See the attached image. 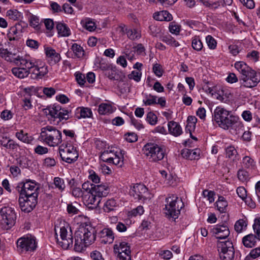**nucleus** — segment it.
<instances>
[{
	"instance_id": "nucleus-43",
	"label": "nucleus",
	"mask_w": 260,
	"mask_h": 260,
	"mask_svg": "<svg viewBox=\"0 0 260 260\" xmlns=\"http://www.w3.org/2000/svg\"><path fill=\"white\" fill-rule=\"evenodd\" d=\"M247 225V222L243 219L237 221L235 224L234 228L237 233H241L245 230Z\"/></svg>"
},
{
	"instance_id": "nucleus-2",
	"label": "nucleus",
	"mask_w": 260,
	"mask_h": 260,
	"mask_svg": "<svg viewBox=\"0 0 260 260\" xmlns=\"http://www.w3.org/2000/svg\"><path fill=\"white\" fill-rule=\"evenodd\" d=\"M96 233L95 228L90 224L80 228L75 234V250L81 251L84 248L92 244L96 239Z\"/></svg>"
},
{
	"instance_id": "nucleus-21",
	"label": "nucleus",
	"mask_w": 260,
	"mask_h": 260,
	"mask_svg": "<svg viewBox=\"0 0 260 260\" xmlns=\"http://www.w3.org/2000/svg\"><path fill=\"white\" fill-rule=\"evenodd\" d=\"M101 242L104 244H111L114 239V234L111 229L105 228L99 233Z\"/></svg>"
},
{
	"instance_id": "nucleus-60",
	"label": "nucleus",
	"mask_w": 260,
	"mask_h": 260,
	"mask_svg": "<svg viewBox=\"0 0 260 260\" xmlns=\"http://www.w3.org/2000/svg\"><path fill=\"white\" fill-rule=\"evenodd\" d=\"M125 139L128 142L132 143L136 142L137 139V136L135 133H128L125 135Z\"/></svg>"
},
{
	"instance_id": "nucleus-7",
	"label": "nucleus",
	"mask_w": 260,
	"mask_h": 260,
	"mask_svg": "<svg viewBox=\"0 0 260 260\" xmlns=\"http://www.w3.org/2000/svg\"><path fill=\"white\" fill-rule=\"evenodd\" d=\"M143 153L150 161H157L163 159L165 153L163 149L154 143H147L143 148Z\"/></svg>"
},
{
	"instance_id": "nucleus-10",
	"label": "nucleus",
	"mask_w": 260,
	"mask_h": 260,
	"mask_svg": "<svg viewBox=\"0 0 260 260\" xmlns=\"http://www.w3.org/2000/svg\"><path fill=\"white\" fill-rule=\"evenodd\" d=\"M217 249L221 260H233L235 251L233 243L230 241L218 242Z\"/></svg>"
},
{
	"instance_id": "nucleus-63",
	"label": "nucleus",
	"mask_w": 260,
	"mask_h": 260,
	"mask_svg": "<svg viewBox=\"0 0 260 260\" xmlns=\"http://www.w3.org/2000/svg\"><path fill=\"white\" fill-rule=\"evenodd\" d=\"M153 71L155 75L159 77L162 75V70L159 64L156 63L153 66Z\"/></svg>"
},
{
	"instance_id": "nucleus-20",
	"label": "nucleus",
	"mask_w": 260,
	"mask_h": 260,
	"mask_svg": "<svg viewBox=\"0 0 260 260\" xmlns=\"http://www.w3.org/2000/svg\"><path fill=\"white\" fill-rule=\"evenodd\" d=\"M255 234H250L242 238V243L246 247H254L256 245L257 241H260V233Z\"/></svg>"
},
{
	"instance_id": "nucleus-56",
	"label": "nucleus",
	"mask_w": 260,
	"mask_h": 260,
	"mask_svg": "<svg viewBox=\"0 0 260 260\" xmlns=\"http://www.w3.org/2000/svg\"><path fill=\"white\" fill-rule=\"evenodd\" d=\"M35 152L39 155H43L48 153V149L46 147L41 145H38L35 148Z\"/></svg>"
},
{
	"instance_id": "nucleus-14",
	"label": "nucleus",
	"mask_w": 260,
	"mask_h": 260,
	"mask_svg": "<svg viewBox=\"0 0 260 260\" xmlns=\"http://www.w3.org/2000/svg\"><path fill=\"white\" fill-rule=\"evenodd\" d=\"M129 194L134 199L145 201L150 198L148 188L143 184H136L129 190Z\"/></svg>"
},
{
	"instance_id": "nucleus-36",
	"label": "nucleus",
	"mask_w": 260,
	"mask_h": 260,
	"mask_svg": "<svg viewBox=\"0 0 260 260\" xmlns=\"http://www.w3.org/2000/svg\"><path fill=\"white\" fill-rule=\"evenodd\" d=\"M199 1L204 6L213 10H215L221 6V3L220 1H217L214 2L210 1L209 0H199Z\"/></svg>"
},
{
	"instance_id": "nucleus-33",
	"label": "nucleus",
	"mask_w": 260,
	"mask_h": 260,
	"mask_svg": "<svg viewBox=\"0 0 260 260\" xmlns=\"http://www.w3.org/2000/svg\"><path fill=\"white\" fill-rule=\"evenodd\" d=\"M117 207V203L116 201L113 199H111L108 200L105 203L103 208L105 212L108 213L114 210Z\"/></svg>"
},
{
	"instance_id": "nucleus-62",
	"label": "nucleus",
	"mask_w": 260,
	"mask_h": 260,
	"mask_svg": "<svg viewBox=\"0 0 260 260\" xmlns=\"http://www.w3.org/2000/svg\"><path fill=\"white\" fill-rule=\"evenodd\" d=\"M237 193L238 196L244 200L247 197L246 190L244 187H239L237 189Z\"/></svg>"
},
{
	"instance_id": "nucleus-26",
	"label": "nucleus",
	"mask_w": 260,
	"mask_h": 260,
	"mask_svg": "<svg viewBox=\"0 0 260 260\" xmlns=\"http://www.w3.org/2000/svg\"><path fill=\"white\" fill-rule=\"evenodd\" d=\"M241 165L243 168L249 171L255 170L256 168V162L249 156H245L243 157Z\"/></svg>"
},
{
	"instance_id": "nucleus-59",
	"label": "nucleus",
	"mask_w": 260,
	"mask_h": 260,
	"mask_svg": "<svg viewBox=\"0 0 260 260\" xmlns=\"http://www.w3.org/2000/svg\"><path fill=\"white\" fill-rule=\"evenodd\" d=\"M56 161L51 157H47L44 159V165L47 167H52L56 165Z\"/></svg>"
},
{
	"instance_id": "nucleus-19",
	"label": "nucleus",
	"mask_w": 260,
	"mask_h": 260,
	"mask_svg": "<svg viewBox=\"0 0 260 260\" xmlns=\"http://www.w3.org/2000/svg\"><path fill=\"white\" fill-rule=\"evenodd\" d=\"M211 233L217 239H223L226 238L230 235L228 227L225 225H216L211 230Z\"/></svg>"
},
{
	"instance_id": "nucleus-24",
	"label": "nucleus",
	"mask_w": 260,
	"mask_h": 260,
	"mask_svg": "<svg viewBox=\"0 0 260 260\" xmlns=\"http://www.w3.org/2000/svg\"><path fill=\"white\" fill-rule=\"evenodd\" d=\"M92 115V111L89 108L78 107L74 111V117L77 119L90 118Z\"/></svg>"
},
{
	"instance_id": "nucleus-22",
	"label": "nucleus",
	"mask_w": 260,
	"mask_h": 260,
	"mask_svg": "<svg viewBox=\"0 0 260 260\" xmlns=\"http://www.w3.org/2000/svg\"><path fill=\"white\" fill-rule=\"evenodd\" d=\"M45 52L50 64H55L61 59L60 55L51 47H45Z\"/></svg>"
},
{
	"instance_id": "nucleus-51",
	"label": "nucleus",
	"mask_w": 260,
	"mask_h": 260,
	"mask_svg": "<svg viewBox=\"0 0 260 260\" xmlns=\"http://www.w3.org/2000/svg\"><path fill=\"white\" fill-rule=\"evenodd\" d=\"M29 22L30 26H32L37 30L40 29L39 18L38 17L34 15L31 16Z\"/></svg>"
},
{
	"instance_id": "nucleus-23",
	"label": "nucleus",
	"mask_w": 260,
	"mask_h": 260,
	"mask_svg": "<svg viewBox=\"0 0 260 260\" xmlns=\"http://www.w3.org/2000/svg\"><path fill=\"white\" fill-rule=\"evenodd\" d=\"M92 193L98 196L99 198L106 197L110 192V188L107 184L94 185L90 189Z\"/></svg>"
},
{
	"instance_id": "nucleus-45",
	"label": "nucleus",
	"mask_w": 260,
	"mask_h": 260,
	"mask_svg": "<svg viewBox=\"0 0 260 260\" xmlns=\"http://www.w3.org/2000/svg\"><path fill=\"white\" fill-rule=\"evenodd\" d=\"M191 46L192 48L197 51H201L203 47L202 42L199 37L197 36L192 38Z\"/></svg>"
},
{
	"instance_id": "nucleus-52",
	"label": "nucleus",
	"mask_w": 260,
	"mask_h": 260,
	"mask_svg": "<svg viewBox=\"0 0 260 260\" xmlns=\"http://www.w3.org/2000/svg\"><path fill=\"white\" fill-rule=\"evenodd\" d=\"M203 196L207 198L209 203H211L214 201L215 192L211 190H205L203 191Z\"/></svg>"
},
{
	"instance_id": "nucleus-30",
	"label": "nucleus",
	"mask_w": 260,
	"mask_h": 260,
	"mask_svg": "<svg viewBox=\"0 0 260 260\" xmlns=\"http://www.w3.org/2000/svg\"><path fill=\"white\" fill-rule=\"evenodd\" d=\"M116 108L111 104L102 103L99 106L98 112L101 115H106L112 113Z\"/></svg>"
},
{
	"instance_id": "nucleus-42",
	"label": "nucleus",
	"mask_w": 260,
	"mask_h": 260,
	"mask_svg": "<svg viewBox=\"0 0 260 260\" xmlns=\"http://www.w3.org/2000/svg\"><path fill=\"white\" fill-rule=\"evenodd\" d=\"M23 26L20 23H16L10 29L9 35H15L16 37L19 36L22 32Z\"/></svg>"
},
{
	"instance_id": "nucleus-1",
	"label": "nucleus",
	"mask_w": 260,
	"mask_h": 260,
	"mask_svg": "<svg viewBox=\"0 0 260 260\" xmlns=\"http://www.w3.org/2000/svg\"><path fill=\"white\" fill-rule=\"evenodd\" d=\"M213 118L219 126L224 129H234L237 134L243 129V125L239 118L221 107L214 110Z\"/></svg>"
},
{
	"instance_id": "nucleus-39",
	"label": "nucleus",
	"mask_w": 260,
	"mask_h": 260,
	"mask_svg": "<svg viewBox=\"0 0 260 260\" xmlns=\"http://www.w3.org/2000/svg\"><path fill=\"white\" fill-rule=\"evenodd\" d=\"M116 153L114 152V150L111 149L110 150H106L104 151L101 153L100 155V158L103 161L107 162L110 163L112 160V158H110L109 159H106L105 158H108V157H114Z\"/></svg>"
},
{
	"instance_id": "nucleus-47",
	"label": "nucleus",
	"mask_w": 260,
	"mask_h": 260,
	"mask_svg": "<svg viewBox=\"0 0 260 260\" xmlns=\"http://www.w3.org/2000/svg\"><path fill=\"white\" fill-rule=\"evenodd\" d=\"M127 37L131 40L138 39L141 37L140 32L136 29H129L126 31Z\"/></svg>"
},
{
	"instance_id": "nucleus-48",
	"label": "nucleus",
	"mask_w": 260,
	"mask_h": 260,
	"mask_svg": "<svg viewBox=\"0 0 260 260\" xmlns=\"http://www.w3.org/2000/svg\"><path fill=\"white\" fill-rule=\"evenodd\" d=\"M146 120L151 125H155L157 122V117L156 115L152 112H149L147 113Z\"/></svg>"
},
{
	"instance_id": "nucleus-9",
	"label": "nucleus",
	"mask_w": 260,
	"mask_h": 260,
	"mask_svg": "<svg viewBox=\"0 0 260 260\" xmlns=\"http://www.w3.org/2000/svg\"><path fill=\"white\" fill-rule=\"evenodd\" d=\"M58 151L61 159L68 164L75 162L78 158L76 148L71 144H62L59 146Z\"/></svg>"
},
{
	"instance_id": "nucleus-31",
	"label": "nucleus",
	"mask_w": 260,
	"mask_h": 260,
	"mask_svg": "<svg viewBox=\"0 0 260 260\" xmlns=\"http://www.w3.org/2000/svg\"><path fill=\"white\" fill-rule=\"evenodd\" d=\"M56 28L58 35L61 37H69L71 35L70 28L64 23H58Z\"/></svg>"
},
{
	"instance_id": "nucleus-40",
	"label": "nucleus",
	"mask_w": 260,
	"mask_h": 260,
	"mask_svg": "<svg viewBox=\"0 0 260 260\" xmlns=\"http://www.w3.org/2000/svg\"><path fill=\"white\" fill-rule=\"evenodd\" d=\"M53 184L55 186V188L60 192L64 191L66 188L64 181L60 177H56L54 178Z\"/></svg>"
},
{
	"instance_id": "nucleus-32",
	"label": "nucleus",
	"mask_w": 260,
	"mask_h": 260,
	"mask_svg": "<svg viewBox=\"0 0 260 260\" xmlns=\"http://www.w3.org/2000/svg\"><path fill=\"white\" fill-rule=\"evenodd\" d=\"M237 177L239 181L243 183L248 182L250 179V175L247 169L241 168L237 172Z\"/></svg>"
},
{
	"instance_id": "nucleus-25",
	"label": "nucleus",
	"mask_w": 260,
	"mask_h": 260,
	"mask_svg": "<svg viewBox=\"0 0 260 260\" xmlns=\"http://www.w3.org/2000/svg\"><path fill=\"white\" fill-rule=\"evenodd\" d=\"M168 127L169 133L175 137L179 136L182 133L181 127L176 122L174 121L169 122Z\"/></svg>"
},
{
	"instance_id": "nucleus-17",
	"label": "nucleus",
	"mask_w": 260,
	"mask_h": 260,
	"mask_svg": "<svg viewBox=\"0 0 260 260\" xmlns=\"http://www.w3.org/2000/svg\"><path fill=\"white\" fill-rule=\"evenodd\" d=\"M47 113L48 111L49 114L52 117L58 118L60 121L62 120H67L72 116L71 110H69L64 108H61L59 106H55L50 109H46L45 110Z\"/></svg>"
},
{
	"instance_id": "nucleus-64",
	"label": "nucleus",
	"mask_w": 260,
	"mask_h": 260,
	"mask_svg": "<svg viewBox=\"0 0 260 260\" xmlns=\"http://www.w3.org/2000/svg\"><path fill=\"white\" fill-rule=\"evenodd\" d=\"M90 256L92 260H104L101 252L96 250L92 251Z\"/></svg>"
},
{
	"instance_id": "nucleus-18",
	"label": "nucleus",
	"mask_w": 260,
	"mask_h": 260,
	"mask_svg": "<svg viewBox=\"0 0 260 260\" xmlns=\"http://www.w3.org/2000/svg\"><path fill=\"white\" fill-rule=\"evenodd\" d=\"M24 59V56H17L14 59L13 62L19 67L13 68L12 69L13 74L20 79H23L27 77L29 74V70L24 66L21 64L20 59Z\"/></svg>"
},
{
	"instance_id": "nucleus-29",
	"label": "nucleus",
	"mask_w": 260,
	"mask_h": 260,
	"mask_svg": "<svg viewBox=\"0 0 260 260\" xmlns=\"http://www.w3.org/2000/svg\"><path fill=\"white\" fill-rule=\"evenodd\" d=\"M213 96L217 100L223 103H225L228 101L226 94L224 93V90L221 86H215Z\"/></svg>"
},
{
	"instance_id": "nucleus-44",
	"label": "nucleus",
	"mask_w": 260,
	"mask_h": 260,
	"mask_svg": "<svg viewBox=\"0 0 260 260\" xmlns=\"http://www.w3.org/2000/svg\"><path fill=\"white\" fill-rule=\"evenodd\" d=\"M157 97L151 94H145L143 102L145 106H150L156 104Z\"/></svg>"
},
{
	"instance_id": "nucleus-8",
	"label": "nucleus",
	"mask_w": 260,
	"mask_h": 260,
	"mask_svg": "<svg viewBox=\"0 0 260 260\" xmlns=\"http://www.w3.org/2000/svg\"><path fill=\"white\" fill-rule=\"evenodd\" d=\"M16 214L13 209L4 207L0 211V222L6 230L11 229L15 224Z\"/></svg>"
},
{
	"instance_id": "nucleus-41",
	"label": "nucleus",
	"mask_w": 260,
	"mask_h": 260,
	"mask_svg": "<svg viewBox=\"0 0 260 260\" xmlns=\"http://www.w3.org/2000/svg\"><path fill=\"white\" fill-rule=\"evenodd\" d=\"M161 40L173 47H177L180 46L179 43L170 35L162 36Z\"/></svg>"
},
{
	"instance_id": "nucleus-53",
	"label": "nucleus",
	"mask_w": 260,
	"mask_h": 260,
	"mask_svg": "<svg viewBox=\"0 0 260 260\" xmlns=\"http://www.w3.org/2000/svg\"><path fill=\"white\" fill-rule=\"evenodd\" d=\"M169 30L172 34H178L180 30V26L175 22H172L169 25Z\"/></svg>"
},
{
	"instance_id": "nucleus-6",
	"label": "nucleus",
	"mask_w": 260,
	"mask_h": 260,
	"mask_svg": "<svg viewBox=\"0 0 260 260\" xmlns=\"http://www.w3.org/2000/svg\"><path fill=\"white\" fill-rule=\"evenodd\" d=\"M20 61L21 64L29 70L32 79H41L48 73L47 66L39 67L36 60L29 55L24 56V59H20Z\"/></svg>"
},
{
	"instance_id": "nucleus-54",
	"label": "nucleus",
	"mask_w": 260,
	"mask_h": 260,
	"mask_svg": "<svg viewBox=\"0 0 260 260\" xmlns=\"http://www.w3.org/2000/svg\"><path fill=\"white\" fill-rule=\"evenodd\" d=\"M142 74L139 71H133L128 75V78L133 79L136 82H139L141 80Z\"/></svg>"
},
{
	"instance_id": "nucleus-37",
	"label": "nucleus",
	"mask_w": 260,
	"mask_h": 260,
	"mask_svg": "<svg viewBox=\"0 0 260 260\" xmlns=\"http://www.w3.org/2000/svg\"><path fill=\"white\" fill-rule=\"evenodd\" d=\"M71 49L77 58H82L84 55V50L83 47L77 43H74L72 45Z\"/></svg>"
},
{
	"instance_id": "nucleus-28",
	"label": "nucleus",
	"mask_w": 260,
	"mask_h": 260,
	"mask_svg": "<svg viewBox=\"0 0 260 260\" xmlns=\"http://www.w3.org/2000/svg\"><path fill=\"white\" fill-rule=\"evenodd\" d=\"M86 202L88 207L89 209H93L97 207L101 202V200L98 196L92 193V191H91Z\"/></svg>"
},
{
	"instance_id": "nucleus-46",
	"label": "nucleus",
	"mask_w": 260,
	"mask_h": 260,
	"mask_svg": "<svg viewBox=\"0 0 260 260\" xmlns=\"http://www.w3.org/2000/svg\"><path fill=\"white\" fill-rule=\"evenodd\" d=\"M7 16L13 20H17L21 17V13L17 10H9L7 12Z\"/></svg>"
},
{
	"instance_id": "nucleus-34",
	"label": "nucleus",
	"mask_w": 260,
	"mask_h": 260,
	"mask_svg": "<svg viewBox=\"0 0 260 260\" xmlns=\"http://www.w3.org/2000/svg\"><path fill=\"white\" fill-rule=\"evenodd\" d=\"M217 210L221 213L225 212L228 206V202L222 196H219L216 202Z\"/></svg>"
},
{
	"instance_id": "nucleus-35",
	"label": "nucleus",
	"mask_w": 260,
	"mask_h": 260,
	"mask_svg": "<svg viewBox=\"0 0 260 260\" xmlns=\"http://www.w3.org/2000/svg\"><path fill=\"white\" fill-rule=\"evenodd\" d=\"M14 56L15 54L9 51L8 49L0 48V57L4 58L6 60L13 62V59L16 58Z\"/></svg>"
},
{
	"instance_id": "nucleus-13",
	"label": "nucleus",
	"mask_w": 260,
	"mask_h": 260,
	"mask_svg": "<svg viewBox=\"0 0 260 260\" xmlns=\"http://www.w3.org/2000/svg\"><path fill=\"white\" fill-rule=\"evenodd\" d=\"M17 245L18 250L21 252H32L36 249L37 242L34 237L26 236L19 238L17 240Z\"/></svg>"
},
{
	"instance_id": "nucleus-55",
	"label": "nucleus",
	"mask_w": 260,
	"mask_h": 260,
	"mask_svg": "<svg viewBox=\"0 0 260 260\" xmlns=\"http://www.w3.org/2000/svg\"><path fill=\"white\" fill-rule=\"evenodd\" d=\"M237 153V150L234 146H230L226 148V156L229 158H232Z\"/></svg>"
},
{
	"instance_id": "nucleus-16",
	"label": "nucleus",
	"mask_w": 260,
	"mask_h": 260,
	"mask_svg": "<svg viewBox=\"0 0 260 260\" xmlns=\"http://www.w3.org/2000/svg\"><path fill=\"white\" fill-rule=\"evenodd\" d=\"M38 197L34 196H24L20 195L19 204L22 211L28 213L36 206Z\"/></svg>"
},
{
	"instance_id": "nucleus-11",
	"label": "nucleus",
	"mask_w": 260,
	"mask_h": 260,
	"mask_svg": "<svg viewBox=\"0 0 260 260\" xmlns=\"http://www.w3.org/2000/svg\"><path fill=\"white\" fill-rule=\"evenodd\" d=\"M55 234L57 241L64 249H68L73 244V239L71 235H68V231L64 226H55Z\"/></svg>"
},
{
	"instance_id": "nucleus-38",
	"label": "nucleus",
	"mask_w": 260,
	"mask_h": 260,
	"mask_svg": "<svg viewBox=\"0 0 260 260\" xmlns=\"http://www.w3.org/2000/svg\"><path fill=\"white\" fill-rule=\"evenodd\" d=\"M15 136L19 140L27 144L30 143L34 139L31 136H29L27 133H24L22 130L16 133Z\"/></svg>"
},
{
	"instance_id": "nucleus-57",
	"label": "nucleus",
	"mask_w": 260,
	"mask_h": 260,
	"mask_svg": "<svg viewBox=\"0 0 260 260\" xmlns=\"http://www.w3.org/2000/svg\"><path fill=\"white\" fill-rule=\"evenodd\" d=\"M84 27L87 30L91 31L95 28V23L89 19H87L84 24Z\"/></svg>"
},
{
	"instance_id": "nucleus-61",
	"label": "nucleus",
	"mask_w": 260,
	"mask_h": 260,
	"mask_svg": "<svg viewBox=\"0 0 260 260\" xmlns=\"http://www.w3.org/2000/svg\"><path fill=\"white\" fill-rule=\"evenodd\" d=\"M76 79L78 82V83L82 86L83 85L85 82V79L84 75L80 73H75Z\"/></svg>"
},
{
	"instance_id": "nucleus-58",
	"label": "nucleus",
	"mask_w": 260,
	"mask_h": 260,
	"mask_svg": "<svg viewBox=\"0 0 260 260\" xmlns=\"http://www.w3.org/2000/svg\"><path fill=\"white\" fill-rule=\"evenodd\" d=\"M89 178L94 183H99L100 181L99 176L93 170L89 171Z\"/></svg>"
},
{
	"instance_id": "nucleus-50",
	"label": "nucleus",
	"mask_w": 260,
	"mask_h": 260,
	"mask_svg": "<svg viewBox=\"0 0 260 260\" xmlns=\"http://www.w3.org/2000/svg\"><path fill=\"white\" fill-rule=\"evenodd\" d=\"M206 41L208 46L210 49H215L217 46V42L213 37L208 35L206 37Z\"/></svg>"
},
{
	"instance_id": "nucleus-12",
	"label": "nucleus",
	"mask_w": 260,
	"mask_h": 260,
	"mask_svg": "<svg viewBox=\"0 0 260 260\" xmlns=\"http://www.w3.org/2000/svg\"><path fill=\"white\" fill-rule=\"evenodd\" d=\"M20 190L18 191L21 196L38 197L39 185L35 181L26 179L25 182H21Z\"/></svg>"
},
{
	"instance_id": "nucleus-27",
	"label": "nucleus",
	"mask_w": 260,
	"mask_h": 260,
	"mask_svg": "<svg viewBox=\"0 0 260 260\" xmlns=\"http://www.w3.org/2000/svg\"><path fill=\"white\" fill-rule=\"evenodd\" d=\"M153 18L157 21H170L172 20V15L167 11H161L155 13L153 14Z\"/></svg>"
},
{
	"instance_id": "nucleus-15",
	"label": "nucleus",
	"mask_w": 260,
	"mask_h": 260,
	"mask_svg": "<svg viewBox=\"0 0 260 260\" xmlns=\"http://www.w3.org/2000/svg\"><path fill=\"white\" fill-rule=\"evenodd\" d=\"M114 252L117 254V260H131L129 245L123 241L114 245Z\"/></svg>"
},
{
	"instance_id": "nucleus-4",
	"label": "nucleus",
	"mask_w": 260,
	"mask_h": 260,
	"mask_svg": "<svg viewBox=\"0 0 260 260\" xmlns=\"http://www.w3.org/2000/svg\"><path fill=\"white\" fill-rule=\"evenodd\" d=\"M165 203L162 211L166 217L175 221L180 214V210L184 207L183 202L176 195L171 194L165 199Z\"/></svg>"
},
{
	"instance_id": "nucleus-3",
	"label": "nucleus",
	"mask_w": 260,
	"mask_h": 260,
	"mask_svg": "<svg viewBox=\"0 0 260 260\" xmlns=\"http://www.w3.org/2000/svg\"><path fill=\"white\" fill-rule=\"evenodd\" d=\"M235 67L241 74L240 82L241 86L252 88L256 86L260 81V75L252 70L243 61H237Z\"/></svg>"
},
{
	"instance_id": "nucleus-49",
	"label": "nucleus",
	"mask_w": 260,
	"mask_h": 260,
	"mask_svg": "<svg viewBox=\"0 0 260 260\" xmlns=\"http://www.w3.org/2000/svg\"><path fill=\"white\" fill-rule=\"evenodd\" d=\"M260 256V247L255 248L251 250L249 254L247 255L245 260H250V258L255 259Z\"/></svg>"
},
{
	"instance_id": "nucleus-5",
	"label": "nucleus",
	"mask_w": 260,
	"mask_h": 260,
	"mask_svg": "<svg viewBox=\"0 0 260 260\" xmlns=\"http://www.w3.org/2000/svg\"><path fill=\"white\" fill-rule=\"evenodd\" d=\"M40 138L51 147L58 146L62 142L61 132L49 125L42 128Z\"/></svg>"
}]
</instances>
